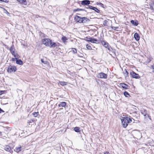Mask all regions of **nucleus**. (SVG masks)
<instances>
[{
    "label": "nucleus",
    "instance_id": "79ce46f5",
    "mask_svg": "<svg viewBox=\"0 0 154 154\" xmlns=\"http://www.w3.org/2000/svg\"><path fill=\"white\" fill-rule=\"evenodd\" d=\"M106 21H104V23H103V25L105 26V25H106Z\"/></svg>",
    "mask_w": 154,
    "mask_h": 154
},
{
    "label": "nucleus",
    "instance_id": "423d86ee",
    "mask_svg": "<svg viewBox=\"0 0 154 154\" xmlns=\"http://www.w3.org/2000/svg\"><path fill=\"white\" fill-rule=\"evenodd\" d=\"M107 75L103 72H100L97 74V77L99 78L106 79L107 78Z\"/></svg>",
    "mask_w": 154,
    "mask_h": 154
},
{
    "label": "nucleus",
    "instance_id": "f03ea898",
    "mask_svg": "<svg viewBox=\"0 0 154 154\" xmlns=\"http://www.w3.org/2000/svg\"><path fill=\"white\" fill-rule=\"evenodd\" d=\"M132 118H130L128 117H123L121 119L122 123L124 128H126L128 125V124L132 122Z\"/></svg>",
    "mask_w": 154,
    "mask_h": 154
},
{
    "label": "nucleus",
    "instance_id": "4c0bfd02",
    "mask_svg": "<svg viewBox=\"0 0 154 154\" xmlns=\"http://www.w3.org/2000/svg\"><path fill=\"white\" fill-rule=\"evenodd\" d=\"M152 69H153L152 72H154V64H153L152 66Z\"/></svg>",
    "mask_w": 154,
    "mask_h": 154
},
{
    "label": "nucleus",
    "instance_id": "a878e982",
    "mask_svg": "<svg viewBox=\"0 0 154 154\" xmlns=\"http://www.w3.org/2000/svg\"><path fill=\"white\" fill-rule=\"evenodd\" d=\"M38 114V112H34L32 113V114L34 117H36L37 116Z\"/></svg>",
    "mask_w": 154,
    "mask_h": 154
},
{
    "label": "nucleus",
    "instance_id": "2eb2a0df",
    "mask_svg": "<svg viewBox=\"0 0 154 154\" xmlns=\"http://www.w3.org/2000/svg\"><path fill=\"white\" fill-rule=\"evenodd\" d=\"M14 46H12L10 48V51L11 52L12 55H13L15 53V49L13 48Z\"/></svg>",
    "mask_w": 154,
    "mask_h": 154
},
{
    "label": "nucleus",
    "instance_id": "f8f14e48",
    "mask_svg": "<svg viewBox=\"0 0 154 154\" xmlns=\"http://www.w3.org/2000/svg\"><path fill=\"white\" fill-rule=\"evenodd\" d=\"M134 37L135 39L137 41H138L139 40L140 37L139 35L137 33H135L134 35Z\"/></svg>",
    "mask_w": 154,
    "mask_h": 154
},
{
    "label": "nucleus",
    "instance_id": "72a5a7b5",
    "mask_svg": "<svg viewBox=\"0 0 154 154\" xmlns=\"http://www.w3.org/2000/svg\"><path fill=\"white\" fill-rule=\"evenodd\" d=\"M94 7H93L91 5H88V7H87V8H89L90 9L93 10V9H94Z\"/></svg>",
    "mask_w": 154,
    "mask_h": 154
},
{
    "label": "nucleus",
    "instance_id": "dca6fc26",
    "mask_svg": "<svg viewBox=\"0 0 154 154\" xmlns=\"http://www.w3.org/2000/svg\"><path fill=\"white\" fill-rule=\"evenodd\" d=\"M34 120L32 119H30L28 121L27 123L29 124V125H32L34 124Z\"/></svg>",
    "mask_w": 154,
    "mask_h": 154
},
{
    "label": "nucleus",
    "instance_id": "f3484780",
    "mask_svg": "<svg viewBox=\"0 0 154 154\" xmlns=\"http://www.w3.org/2000/svg\"><path fill=\"white\" fill-rule=\"evenodd\" d=\"M21 146L16 147L15 149H14V151L17 152H19L21 151Z\"/></svg>",
    "mask_w": 154,
    "mask_h": 154
},
{
    "label": "nucleus",
    "instance_id": "e433bc0d",
    "mask_svg": "<svg viewBox=\"0 0 154 154\" xmlns=\"http://www.w3.org/2000/svg\"><path fill=\"white\" fill-rule=\"evenodd\" d=\"M112 29H113L114 30H116V29H118V27H114V26H112Z\"/></svg>",
    "mask_w": 154,
    "mask_h": 154
},
{
    "label": "nucleus",
    "instance_id": "ddd939ff",
    "mask_svg": "<svg viewBox=\"0 0 154 154\" xmlns=\"http://www.w3.org/2000/svg\"><path fill=\"white\" fill-rule=\"evenodd\" d=\"M120 86L123 88L125 89H128V86L125 83H121L120 84Z\"/></svg>",
    "mask_w": 154,
    "mask_h": 154
},
{
    "label": "nucleus",
    "instance_id": "c756f323",
    "mask_svg": "<svg viewBox=\"0 0 154 154\" xmlns=\"http://www.w3.org/2000/svg\"><path fill=\"white\" fill-rule=\"evenodd\" d=\"M85 11V10L83 9L80 8H77L76 9H75L74 10V11Z\"/></svg>",
    "mask_w": 154,
    "mask_h": 154
},
{
    "label": "nucleus",
    "instance_id": "ea45409f",
    "mask_svg": "<svg viewBox=\"0 0 154 154\" xmlns=\"http://www.w3.org/2000/svg\"><path fill=\"white\" fill-rule=\"evenodd\" d=\"M4 91H0V95H2L4 93Z\"/></svg>",
    "mask_w": 154,
    "mask_h": 154
},
{
    "label": "nucleus",
    "instance_id": "412c9836",
    "mask_svg": "<svg viewBox=\"0 0 154 154\" xmlns=\"http://www.w3.org/2000/svg\"><path fill=\"white\" fill-rule=\"evenodd\" d=\"M61 40L63 42H65L67 40V39L65 36H63L62 37Z\"/></svg>",
    "mask_w": 154,
    "mask_h": 154
},
{
    "label": "nucleus",
    "instance_id": "2f4dec72",
    "mask_svg": "<svg viewBox=\"0 0 154 154\" xmlns=\"http://www.w3.org/2000/svg\"><path fill=\"white\" fill-rule=\"evenodd\" d=\"M41 61L42 63H44V64H47V62L46 61H44L43 59H41Z\"/></svg>",
    "mask_w": 154,
    "mask_h": 154
},
{
    "label": "nucleus",
    "instance_id": "cd10ccee",
    "mask_svg": "<svg viewBox=\"0 0 154 154\" xmlns=\"http://www.w3.org/2000/svg\"><path fill=\"white\" fill-rule=\"evenodd\" d=\"M97 4L100 5L102 7L104 8V5L100 2H97Z\"/></svg>",
    "mask_w": 154,
    "mask_h": 154
},
{
    "label": "nucleus",
    "instance_id": "4468645a",
    "mask_svg": "<svg viewBox=\"0 0 154 154\" xmlns=\"http://www.w3.org/2000/svg\"><path fill=\"white\" fill-rule=\"evenodd\" d=\"M131 24L135 26H137L138 24V22L137 20H135L134 21L132 20L131 21Z\"/></svg>",
    "mask_w": 154,
    "mask_h": 154
},
{
    "label": "nucleus",
    "instance_id": "393cba45",
    "mask_svg": "<svg viewBox=\"0 0 154 154\" xmlns=\"http://www.w3.org/2000/svg\"><path fill=\"white\" fill-rule=\"evenodd\" d=\"M124 94L126 97H128L130 96L129 93L126 91L124 93Z\"/></svg>",
    "mask_w": 154,
    "mask_h": 154
},
{
    "label": "nucleus",
    "instance_id": "6e6552de",
    "mask_svg": "<svg viewBox=\"0 0 154 154\" xmlns=\"http://www.w3.org/2000/svg\"><path fill=\"white\" fill-rule=\"evenodd\" d=\"M130 75L131 76L132 78L135 79H138L140 78L139 75L135 73L134 72L132 71L130 72Z\"/></svg>",
    "mask_w": 154,
    "mask_h": 154
},
{
    "label": "nucleus",
    "instance_id": "39448f33",
    "mask_svg": "<svg viewBox=\"0 0 154 154\" xmlns=\"http://www.w3.org/2000/svg\"><path fill=\"white\" fill-rule=\"evenodd\" d=\"M100 43L104 47L107 48L109 51H110V48L111 47L109 45V43L108 42L102 40L101 41Z\"/></svg>",
    "mask_w": 154,
    "mask_h": 154
},
{
    "label": "nucleus",
    "instance_id": "7c9ffc66",
    "mask_svg": "<svg viewBox=\"0 0 154 154\" xmlns=\"http://www.w3.org/2000/svg\"><path fill=\"white\" fill-rule=\"evenodd\" d=\"M14 57H15L17 59V58H19V55H18L17 54V53H15L13 55Z\"/></svg>",
    "mask_w": 154,
    "mask_h": 154
},
{
    "label": "nucleus",
    "instance_id": "0eeeda50",
    "mask_svg": "<svg viewBox=\"0 0 154 154\" xmlns=\"http://www.w3.org/2000/svg\"><path fill=\"white\" fill-rule=\"evenodd\" d=\"M141 114L143 115L144 116L145 118H146L147 117L150 118V116H149V115L147 114V111L145 109H143L141 110Z\"/></svg>",
    "mask_w": 154,
    "mask_h": 154
},
{
    "label": "nucleus",
    "instance_id": "f704fd0d",
    "mask_svg": "<svg viewBox=\"0 0 154 154\" xmlns=\"http://www.w3.org/2000/svg\"><path fill=\"white\" fill-rule=\"evenodd\" d=\"M72 51L73 53H75L77 52L76 49L75 48H72Z\"/></svg>",
    "mask_w": 154,
    "mask_h": 154
},
{
    "label": "nucleus",
    "instance_id": "b1692460",
    "mask_svg": "<svg viewBox=\"0 0 154 154\" xmlns=\"http://www.w3.org/2000/svg\"><path fill=\"white\" fill-rule=\"evenodd\" d=\"M3 11L6 14H7V15L8 16H9L10 14L5 9L3 8Z\"/></svg>",
    "mask_w": 154,
    "mask_h": 154
},
{
    "label": "nucleus",
    "instance_id": "37998d69",
    "mask_svg": "<svg viewBox=\"0 0 154 154\" xmlns=\"http://www.w3.org/2000/svg\"><path fill=\"white\" fill-rule=\"evenodd\" d=\"M109 153L108 152H106L104 153V154H109Z\"/></svg>",
    "mask_w": 154,
    "mask_h": 154
},
{
    "label": "nucleus",
    "instance_id": "7ed1b4c3",
    "mask_svg": "<svg viewBox=\"0 0 154 154\" xmlns=\"http://www.w3.org/2000/svg\"><path fill=\"white\" fill-rule=\"evenodd\" d=\"M74 19L77 22L80 23H85L90 21L89 19L86 17H80L77 15L75 16Z\"/></svg>",
    "mask_w": 154,
    "mask_h": 154
},
{
    "label": "nucleus",
    "instance_id": "473e14b6",
    "mask_svg": "<svg viewBox=\"0 0 154 154\" xmlns=\"http://www.w3.org/2000/svg\"><path fill=\"white\" fill-rule=\"evenodd\" d=\"M125 72L124 73V74L125 75V77L128 76V72L126 69H125Z\"/></svg>",
    "mask_w": 154,
    "mask_h": 154
},
{
    "label": "nucleus",
    "instance_id": "a18cd8bd",
    "mask_svg": "<svg viewBox=\"0 0 154 154\" xmlns=\"http://www.w3.org/2000/svg\"><path fill=\"white\" fill-rule=\"evenodd\" d=\"M2 0H0V1H1Z\"/></svg>",
    "mask_w": 154,
    "mask_h": 154
},
{
    "label": "nucleus",
    "instance_id": "5701e85b",
    "mask_svg": "<svg viewBox=\"0 0 154 154\" xmlns=\"http://www.w3.org/2000/svg\"><path fill=\"white\" fill-rule=\"evenodd\" d=\"M59 82L60 84L62 86H64L66 85V82H64L61 81L60 82Z\"/></svg>",
    "mask_w": 154,
    "mask_h": 154
},
{
    "label": "nucleus",
    "instance_id": "c85d7f7f",
    "mask_svg": "<svg viewBox=\"0 0 154 154\" xmlns=\"http://www.w3.org/2000/svg\"><path fill=\"white\" fill-rule=\"evenodd\" d=\"M86 48L88 49L89 50H91V49H92L90 45L88 44H87L86 45Z\"/></svg>",
    "mask_w": 154,
    "mask_h": 154
},
{
    "label": "nucleus",
    "instance_id": "6ab92c4d",
    "mask_svg": "<svg viewBox=\"0 0 154 154\" xmlns=\"http://www.w3.org/2000/svg\"><path fill=\"white\" fill-rule=\"evenodd\" d=\"M16 63L19 65L23 64V61L21 60H16Z\"/></svg>",
    "mask_w": 154,
    "mask_h": 154
},
{
    "label": "nucleus",
    "instance_id": "4be33fe9",
    "mask_svg": "<svg viewBox=\"0 0 154 154\" xmlns=\"http://www.w3.org/2000/svg\"><path fill=\"white\" fill-rule=\"evenodd\" d=\"M97 42V39H95V38H91V42L93 43H96Z\"/></svg>",
    "mask_w": 154,
    "mask_h": 154
},
{
    "label": "nucleus",
    "instance_id": "9d476101",
    "mask_svg": "<svg viewBox=\"0 0 154 154\" xmlns=\"http://www.w3.org/2000/svg\"><path fill=\"white\" fill-rule=\"evenodd\" d=\"M90 1L89 0H84L81 2V5H87L90 4Z\"/></svg>",
    "mask_w": 154,
    "mask_h": 154
},
{
    "label": "nucleus",
    "instance_id": "c03bdc74",
    "mask_svg": "<svg viewBox=\"0 0 154 154\" xmlns=\"http://www.w3.org/2000/svg\"><path fill=\"white\" fill-rule=\"evenodd\" d=\"M78 14V15H80L79 14Z\"/></svg>",
    "mask_w": 154,
    "mask_h": 154
},
{
    "label": "nucleus",
    "instance_id": "1a4fd4ad",
    "mask_svg": "<svg viewBox=\"0 0 154 154\" xmlns=\"http://www.w3.org/2000/svg\"><path fill=\"white\" fill-rule=\"evenodd\" d=\"M4 149L7 152L11 153L13 152L10 146L8 145H6L4 147Z\"/></svg>",
    "mask_w": 154,
    "mask_h": 154
},
{
    "label": "nucleus",
    "instance_id": "58836bf2",
    "mask_svg": "<svg viewBox=\"0 0 154 154\" xmlns=\"http://www.w3.org/2000/svg\"><path fill=\"white\" fill-rule=\"evenodd\" d=\"M1 2H8V0H2Z\"/></svg>",
    "mask_w": 154,
    "mask_h": 154
},
{
    "label": "nucleus",
    "instance_id": "bb28decb",
    "mask_svg": "<svg viewBox=\"0 0 154 154\" xmlns=\"http://www.w3.org/2000/svg\"><path fill=\"white\" fill-rule=\"evenodd\" d=\"M93 10L95 11L97 13H99L100 12V11L95 7L94 8V9H93Z\"/></svg>",
    "mask_w": 154,
    "mask_h": 154
},
{
    "label": "nucleus",
    "instance_id": "20e7f679",
    "mask_svg": "<svg viewBox=\"0 0 154 154\" xmlns=\"http://www.w3.org/2000/svg\"><path fill=\"white\" fill-rule=\"evenodd\" d=\"M17 69L16 67L11 66H9L7 70V72L8 73L14 72Z\"/></svg>",
    "mask_w": 154,
    "mask_h": 154
},
{
    "label": "nucleus",
    "instance_id": "aec40b11",
    "mask_svg": "<svg viewBox=\"0 0 154 154\" xmlns=\"http://www.w3.org/2000/svg\"><path fill=\"white\" fill-rule=\"evenodd\" d=\"M74 130L76 132H79L80 131V128L79 127H75L74 128Z\"/></svg>",
    "mask_w": 154,
    "mask_h": 154
},
{
    "label": "nucleus",
    "instance_id": "c9c22d12",
    "mask_svg": "<svg viewBox=\"0 0 154 154\" xmlns=\"http://www.w3.org/2000/svg\"><path fill=\"white\" fill-rule=\"evenodd\" d=\"M86 38L87 39L86 40L87 41L91 42V38H88L87 37H86Z\"/></svg>",
    "mask_w": 154,
    "mask_h": 154
},
{
    "label": "nucleus",
    "instance_id": "9b49d317",
    "mask_svg": "<svg viewBox=\"0 0 154 154\" xmlns=\"http://www.w3.org/2000/svg\"><path fill=\"white\" fill-rule=\"evenodd\" d=\"M21 4H23L24 5L26 6L27 2L26 0H17Z\"/></svg>",
    "mask_w": 154,
    "mask_h": 154
},
{
    "label": "nucleus",
    "instance_id": "f257e3e1",
    "mask_svg": "<svg viewBox=\"0 0 154 154\" xmlns=\"http://www.w3.org/2000/svg\"><path fill=\"white\" fill-rule=\"evenodd\" d=\"M42 42L45 46L51 48H54L57 46V45L55 42H52L51 40L49 38L43 39Z\"/></svg>",
    "mask_w": 154,
    "mask_h": 154
},
{
    "label": "nucleus",
    "instance_id": "a211bd4d",
    "mask_svg": "<svg viewBox=\"0 0 154 154\" xmlns=\"http://www.w3.org/2000/svg\"><path fill=\"white\" fill-rule=\"evenodd\" d=\"M66 105V103L65 102H61L60 104L58 105L59 107H65Z\"/></svg>",
    "mask_w": 154,
    "mask_h": 154
},
{
    "label": "nucleus",
    "instance_id": "a19ab883",
    "mask_svg": "<svg viewBox=\"0 0 154 154\" xmlns=\"http://www.w3.org/2000/svg\"><path fill=\"white\" fill-rule=\"evenodd\" d=\"M15 60H17V59L16 58H12V61H15Z\"/></svg>",
    "mask_w": 154,
    "mask_h": 154
}]
</instances>
